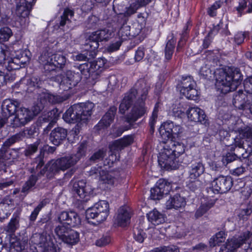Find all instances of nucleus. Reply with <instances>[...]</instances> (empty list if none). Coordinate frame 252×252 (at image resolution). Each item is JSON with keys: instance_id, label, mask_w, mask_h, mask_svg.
<instances>
[{"instance_id": "obj_25", "label": "nucleus", "mask_w": 252, "mask_h": 252, "mask_svg": "<svg viewBox=\"0 0 252 252\" xmlns=\"http://www.w3.org/2000/svg\"><path fill=\"white\" fill-rule=\"evenodd\" d=\"M186 205V199L179 194H176L171 197L166 202V207L168 209H182Z\"/></svg>"}, {"instance_id": "obj_26", "label": "nucleus", "mask_w": 252, "mask_h": 252, "mask_svg": "<svg viewBox=\"0 0 252 252\" xmlns=\"http://www.w3.org/2000/svg\"><path fill=\"white\" fill-rule=\"evenodd\" d=\"M15 101L12 99H6L4 101L2 107L3 109H5L9 115V117L7 119L8 120L10 119L11 122L10 125V126L13 127H15V121L16 120V104Z\"/></svg>"}, {"instance_id": "obj_7", "label": "nucleus", "mask_w": 252, "mask_h": 252, "mask_svg": "<svg viewBox=\"0 0 252 252\" xmlns=\"http://www.w3.org/2000/svg\"><path fill=\"white\" fill-rule=\"evenodd\" d=\"M158 162L161 168L170 170L177 169L183 160L178 159L172 154V151L170 150L167 145H165L159 153Z\"/></svg>"}, {"instance_id": "obj_48", "label": "nucleus", "mask_w": 252, "mask_h": 252, "mask_svg": "<svg viewBox=\"0 0 252 252\" xmlns=\"http://www.w3.org/2000/svg\"><path fill=\"white\" fill-rule=\"evenodd\" d=\"M118 33L122 40H126L130 35L129 27L124 26L122 27Z\"/></svg>"}, {"instance_id": "obj_31", "label": "nucleus", "mask_w": 252, "mask_h": 252, "mask_svg": "<svg viewBox=\"0 0 252 252\" xmlns=\"http://www.w3.org/2000/svg\"><path fill=\"white\" fill-rule=\"evenodd\" d=\"M174 124L170 121L163 123L159 129V133L164 139H169L172 137V131Z\"/></svg>"}, {"instance_id": "obj_19", "label": "nucleus", "mask_w": 252, "mask_h": 252, "mask_svg": "<svg viewBox=\"0 0 252 252\" xmlns=\"http://www.w3.org/2000/svg\"><path fill=\"white\" fill-rule=\"evenodd\" d=\"M186 115L189 121L192 122H199L204 125L208 124L204 111L197 107H189L186 111Z\"/></svg>"}, {"instance_id": "obj_47", "label": "nucleus", "mask_w": 252, "mask_h": 252, "mask_svg": "<svg viewBox=\"0 0 252 252\" xmlns=\"http://www.w3.org/2000/svg\"><path fill=\"white\" fill-rule=\"evenodd\" d=\"M141 6V1L139 2L138 5H136L134 3L131 4L130 6L126 9V11L125 13L126 16H130L131 14H134L138 8Z\"/></svg>"}, {"instance_id": "obj_22", "label": "nucleus", "mask_w": 252, "mask_h": 252, "mask_svg": "<svg viewBox=\"0 0 252 252\" xmlns=\"http://www.w3.org/2000/svg\"><path fill=\"white\" fill-rule=\"evenodd\" d=\"M40 61L44 64H53L56 65V63L57 64L62 65L65 64L66 59L62 55L59 54L53 55L47 52L41 55Z\"/></svg>"}, {"instance_id": "obj_50", "label": "nucleus", "mask_w": 252, "mask_h": 252, "mask_svg": "<svg viewBox=\"0 0 252 252\" xmlns=\"http://www.w3.org/2000/svg\"><path fill=\"white\" fill-rule=\"evenodd\" d=\"M36 177L33 176H32L28 182L26 183L25 185L23 187V191L24 192L32 188L36 183Z\"/></svg>"}, {"instance_id": "obj_32", "label": "nucleus", "mask_w": 252, "mask_h": 252, "mask_svg": "<svg viewBox=\"0 0 252 252\" xmlns=\"http://www.w3.org/2000/svg\"><path fill=\"white\" fill-rule=\"evenodd\" d=\"M116 112V108L115 107L111 108L99 122L98 126L105 127L109 126L113 121Z\"/></svg>"}, {"instance_id": "obj_58", "label": "nucleus", "mask_w": 252, "mask_h": 252, "mask_svg": "<svg viewBox=\"0 0 252 252\" xmlns=\"http://www.w3.org/2000/svg\"><path fill=\"white\" fill-rule=\"evenodd\" d=\"M200 74L205 78L208 77L211 74V70L206 66H203L200 70Z\"/></svg>"}, {"instance_id": "obj_39", "label": "nucleus", "mask_w": 252, "mask_h": 252, "mask_svg": "<svg viewBox=\"0 0 252 252\" xmlns=\"http://www.w3.org/2000/svg\"><path fill=\"white\" fill-rule=\"evenodd\" d=\"M12 35L11 29L8 27H3L0 29V42L7 41Z\"/></svg>"}, {"instance_id": "obj_61", "label": "nucleus", "mask_w": 252, "mask_h": 252, "mask_svg": "<svg viewBox=\"0 0 252 252\" xmlns=\"http://www.w3.org/2000/svg\"><path fill=\"white\" fill-rule=\"evenodd\" d=\"M38 145V142H35V143L29 146L26 150V155H31L35 152L37 150Z\"/></svg>"}, {"instance_id": "obj_62", "label": "nucleus", "mask_w": 252, "mask_h": 252, "mask_svg": "<svg viewBox=\"0 0 252 252\" xmlns=\"http://www.w3.org/2000/svg\"><path fill=\"white\" fill-rule=\"evenodd\" d=\"M246 7L247 1L246 0H243L239 3V5L236 7V9L240 15H241L242 12L246 8Z\"/></svg>"}, {"instance_id": "obj_1", "label": "nucleus", "mask_w": 252, "mask_h": 252, "mask_svg": "<svg viewBox=\"0 0 252 252\" xmlns=\"http://www.w3.org/2000/svg\"><path fill=\"white\" fill-rule=\"evenodd\" d=\"M94 107V103L88 102L74 104L66 110L63 115V120L68 123H77L75 127L70 132V135H73L75 138L78 134L79 124L87 122L92 115Z\"/></svg>"}, {"instance_id": "obj_40", "label": "nucleus", "mask_w": 252, "mask_h": 252, "mask_svg": "<svg viewBox=\"0 0 252 252\" xmlns=\"http://www.w3.org/2000/svg\"><path fill=\"white\" fill-rule=\"evenodd\" d=\"M158 107L159 103H157L155 104V108L152 113V115L150 118L149 125L151 127V130L152 131V132H154L155 125L156 123L157 120L158 118Z\"/></svg>"}, {"instance_id": "obj_36", "label": "nucleus", "mask_w": 252, "mask_h": 252, "mask_svg": "<svg viewBox=\"0 0 252 252\" xmlns=\"http://www.w3.org/2000/svg\"><path fill=\"white\" fill-rule=\"evenodd\" d=\"M69 227V226L64 225V224L59 223L56 226L54 231L58 238L62 240L70 230Z\"/></svg>"}, {"instance_id": "obj_52", "label": "nucleus", "mask_w": 252, "mask_h": 252, "mask_svg": "<svg viewBox=\"0 0 252 252\" xmlns=\"http://www.w3.org/2000/svg\"><path fill=\"white\" fill-rule=\"evenodd\" d=\"M110 241L111 239L109 236H103L96 241V245L99 247H102L108 244Z\"/></svg>"}, {"instance_id": "obj_13", "label": "nucleus", "mask_w": 252, "mask_h": 252, "mask_svg": "<svg viewBox=\"0 0 252 252\" xmlns=\"http://www.w3.org/2000/svg\"><path fill=\"white\" fill-rule=\"evenodd\" d=\"M196 83L190 77L184 79L181 84H179L177 89L180 93L187 98L195 100L199 94L196 89Z\"/></svg>"}, {"instance_id": "obj_30", "label": "nucleus", "mask_w": 252, "mask_h": 252, "mask_svg": "<svg viewBox=\"0 0 252 252\" xmlns=\"http://www.w3.org/2000/svg\"><path fill=\"white\" fill-rule=\"evenodd\" d=\"M91 174H95L99 175V179L104 183L112 184L114 183V178L112 176L107 172L106 170L101 167L97 169L94 168L91 171Z\"/></svg>"}, {"instance_id": "obj_4", "label": "nucleus", "mask_w": 252, "mask_h": 252, "mask_svg": "<svg viewBox=\"0 0 252 252\" xmlns=\"http://www.w3.org/2000/svg\"><path fill=\"white\" fill-rule=\"evenodd\" d=\"M218 71L216 87L221 93L226 94L235 90L242 80L240 73L237 70L232 72L229 69L227 71L221 69Z\"/></svg>"}, {"instance_id": "obj_6", "label": "nucleus", "mask_w": 252, "mask_h": 252, "mask_svg": "<svg viewBox=\"0 0 252 252\" xmlns=\"http://www.w3.org/2000/svg\"><path fill=\"white\" fill-rule=\"evenodd\" d=\"M246 94L243 91H238L234 96L233 104L239 109L246 110L251 108L250 99L252 100V77L248 78L244 83Z\"/></svg>"}, {"instance_id": "obj_57", "label": "nucleus", "mask_w": 252, "mask_h": 252, "mask_svg": "<svg viewBox=\"0 0 252 252\" xmlns=\"http://www.w3.org/2000/svg\"><path fill=\"white\" fill-rule=\"evenodd\" d=\"M44 205L42 202L40 203L33 210L31 215V219L32 220H34L37 215L38 214L39 211L41 209V208L43 207Z\"/></svg>"}, {"instance_id": "obj_16", "label": "nucleus", "mask_w": 252, "mask_h": 252, "mask_svg": "<svg viewBox=\"0 0 252 252\" xmlns=\"http://www.w3.org/2000/svg\"><path fill=\"white\" fill-rule=\"evenodd\" d=\"M133 141V138L131 136H126L123 138L113 142L109 146L111 155L109 156L110 160L112 163L118 160L117 154L119 151L124 147L131 144Z\"/></svg>"}, {"instance_id": "obj_33", "label": "nucleus", "mask_w": 252, "mask_h": 252, "mask_svg": "<svg viewBox=\"0 0 252 252\" xmlns=\"http://www.w3.org/2000/svg\"><path fill=\"white\" fill-rule=\"evenodd\" d=\"M59 114L58 113L57 109H53L52 111L49 112L47 114V116L46 115L42 116L40 118L39 121H43L44 122H50L47 128H51L53 126V124L56 122Z\"/></svg>"}, {"instance_id": "obj_46", "label": "nucleus", "mask_w": 252, "mask_h": 252, "mask_svg": "<svg viewBox=\"0 0 252 252\" xmlns=\"http://www.w3.org/2000/svg\"><path fill=\"white\" fill-rule=\"evenodd\" d=\"M134 238L139 243H142L145 238V233L142 230L136 229L134 230Z\"/></svg>"}, {"instance_id": "obj_29", "label": "nucleus", "mask_w": 252, "mask_h": 252, "mask_svg": "<svg viewBox=\"0 0 252 252\" xmlns=\"http://www.w3.org/2000/svg\"><path fill=\"white\" fill-rule=\"evenodd\" d=\"M147 219L149 222L154 225H157L165 222L164 215L154 209L147 214Z\"/></svg>"}, {"instance_id": "obj_2", "label": "nucleus", "mask_w": 252, "mask_h": 252, "mask_svg": "<svg viewBox=\"0 0 252 252\" xmlns=\"http://www.w3.org/2000/svg\"><path fill=\"white\" fill-rule=\"evenodd\" d=\"M136 94H140V99L133 107L131 112L128 115L127 119L129 122H135L139 118L143 116L146 112L147 109L145 107L143 101L146 99L148 94V89L144 88L143 91L138 90V91L132 89L130 92L126 93L119 107V111L122 114H124L128 110L131 105L133 99L135 98Z\"/></svg>"}, {"instance_id": "obj_34", "label": "nucleus", "mask_w": 252, "mask_h": 252, "mask_svg": "<svg viewBox=\"0 0 252 252\" xmlns=\"http://www.w3.org/2000/svg\"><path fill=\"white\" fill-rule=\"evenodd\" d=\"M62 241L68 245H75L79 241V234L76 231L71 230Z\"/></svg>"}, {"instance_id": "obj_51", "label": "nucleus", "mask_w": 252, "mask_h": 252, "mask_svg": "<svg viewBox=\"0 0 252 252\" xmlns=\"http://www.w3.org/2000/svg\"><path fill=\"white\" fill-rule=\"evenodd\" d=\"M221 2L220 1L216 2L208 9V13L211 16H214L216 15V10L220 7Z\"/></svg>"}, {"instance_id": "obj_60", "label": "nucleus", "mask_w": 252, "mask_h": 252, "mask_svg": "<svg viewBox=\"0 0 252 252\" xmlns=\"http://www.w3.org/2000/svg\"><path fill=\"white\" fill-rule=\"evenodd\" d=\"M245 171V169L243 166L238 167L233 170H231L230 172L232 175L235 176H240L243 174Z\"/></svg>"}, {"instance_id": "obj_17", "label": "nucleus", "mask_w": 252, "mask_h": 252, "mask_svg": "<svg viewBox=\"0 0 252 252\" xmlns=\"http://www.w3.org/2000/svg\"><path fill=\"white\" fill-rule=\"evenodd\" d=\"M171 189L169 183L163 179L158 180L154 187L151 189V197L154 200L160 199Z\"/></svg>"}, {"instance_id": "obj_54", "label": "nucleus", "mask_w": 252, "mask_h": 252, "mask_svg": "<svg viewBox=\"0 0 252 252\" xmlns=\"http://www.w3.org/2000/svg\"><path fill=\"white\" fill-rule=\"evenodd\" d=\"M252 210L249 208L242 209L240 211V212L239 214V216L242 219H247V217L252 213Z\"/></svg>"}, {"instance_id": "obj_41", "label": "nucleus", "mask_w": 252, "mask_h": 252, "mask_svg": "<svg viewBox=\"0 0 252 252\" xmlns=\"http://www.w3.org/2000/svg\"><path fill=\"white\" fill-rule=\"evenodd\" d=\"M175 43L173 41H169L167 44L165 50V57L169 60L171 59L174 49Z\"/></svg>"}, {"instance_id": "obj_42", "label": "nucleus", "mask_w": 252, "mask_h": 252, "mask_svg": "<svg viewBox=\"0 0 252 252\" xmlns=\"http://www.w3.org/2000/svg\"><path fill=\"white\" fill-rule=\"evenodd\" d=\"M240 135V138L247 139H251L252 138V126H248L244 129L242 130Z\"/></svg>"}, {"instance_id": "obj_3", "label": "nucleus", "mask_w": 252, "mask_h": 252, "mask_svg": "<svg viewBox=\"0 0 252 252\" xmlns=\"http://www.w3.org/2000/svg\"><path fill=\"white\" fill-rule=\"evenodd\" d=\"M113 31L110 29L98 30L86 34V43L84 49L86 53L77 55L76 60L84 61L86 59L94 58L96 54V51L99 46V42L107 40L111 35Z\"/></svg>"}, {"instance_id": "obj_5", "label": "nucleus", "mask_w": 252, "mask_h": 252, "mask_svg": "<svg viewBox=\"0 0 252 252\" xmlns=\"http://www.w3.org/2000/svg\"><path fill=\"white\" fill-rule=\"evenodd\" d=\"M55 241V238L46 232L34 234L31 239V250L32 252H59L60 249Z\"/></svg>"}, {"instance_id": "obj_28", "label": "nucleus", "mask_w": 252, "mask_h": 252, "mask_svg": "<svg viewBox=\"0 0 252 252\" xmlns=\"http://www.w3.org/2000/svg\"><path fill=\"white\" fill-rule=\"evenodd\" d=\"M73 188L80 198L84 199L92 192L89 185L83 181H79L73 184Z\"/></svg>"}, {"instance_id": "obj_9", "label": "nucleus", "mask_w": 252, "mask_h": 252, "mask_svg": "<svg viewBox=\"0 0 252 252\" xmlns=\"http://www.w3.org/2000/svg\"><path fill=\"white\" fill-rule=\"evenodd\" d=\"M232 185L233 181L230 176L221 175L212 181L206 189L209 194L223 193L229 191Z\"/></svg>"}, {"instance_id": "obj_35", "label": "nucleus", "mask_w": 252, "mask_h": 252, "mask_svg": "<svg viewBox=\"0 0 252 252\" xmlns=\"http://www.w3.org/2000/svg\"><path fill=\"white\" fill-rule=\"evenodd\" d=\"M226 234L223 231H219L213 236L209 240V244L211 247H215L219 245L224 242L226 237Z\"/></svg>"}, {"instance_id": "obj_15", "label": "nucleus", "mask_w": 252, "mask_h": 252, "mask_svg": "<svg viewBox=\"0 0 252 252\" xmlns=\"http://www.w3.org/2000/svg\"><path fill=\"white\" fill-rule=\"evenodd\" d=\"M57 222L64 224L69 227H76L81 222L80 219L78 214L74 211H63L57 216Z\"/></svg>"}, {"instance_id": "obj_38", "label": "nucleus", "mask_w": 252, "mask_h": 252, "mask_svg": "<svg viewBox=\"0 0 252 252\" xmlns=\"http://www.w3.org/2000/svg\"><path fill=\"white\" fill-rule=\"evenodd\" d=\"M214 204L215 201L214 200H211L207 203L202 204L196 211L195 213L196 217L198 218L202 216L209 209L212 207Z\"/></svg>"}, {"instance_id": "obj_43", "label": "nucleus", "mask_w": 252, "mask_h": 252, "mask_svg": "<svg viewBox=\"0 0 252 252\" xmlns=\"http://www.w3.org/2000/svg\"><path fill=\"white\" fill-rule=\"evenodd\" d=\"M236 156L234 154L228 153L225 156H223L221 159V164L222 165H226L228 163L235 160Z\"/></svg>"}, {"instance_id": "obj_37", "label": "nucleus", "mask_w": 252, "mask_h": 252, "mask_svg": "<svg viewBox=\"0 0 252 252\" xmlns=\"http://www.w3.org/2000/svg\"><path fill=\"white\" fill-rule=\"evenodd\" d=\"M186 110L185 105L181 103L176 104L172 106L170 113L175 117L182 118L185 116Z\"/></svg>"}, {"instance_id": "obj_27", "label": "nucleus", "mask_w": 252, "mask_h": 252, "mask_svg": "<svg viewBox=\"0 0 252 252\" xmlns=\"http://www.w3.org/2000/svg\"><path fill=\"white\" fill-rule=\"evenodd\" d=\"M67 136V131L62 127L55 128L50 134V140L55 145H59Z\"/></svg>"}, {"instance_id": "obj_8", "label": "nucleus", "mask_w": 252, "mask_h": 252, "mask_svg": "<svg viewBox=\"0 0 252 252\" xmlns=\"http://www.w3.org/2000/svg\"><path fill=\"white\" fill-rule=\"evenodd\" d=\"M109 214V205L107 201L100 200L94 206L87 210L86 212L87 219H96L97 222L104 221Z\"/></svg>"}, {"instance_id": "obj_23", "label": "nucleus", "mask_w": 252, "mask_h": 252, "mask_svg": "<svg viewBox=\"0 0 252 252\" xmlns=\"http://www.w3.org/2000/svg\"><path fill=\"white\" fill-rule=\"evenodd\" d=\"M130 218V209L126 206L120 207L115 217V220L118 225L125 226Z\"/></svg>"}, {"instance_id": "obj_24", "label": "nucleus", "mask_w": 252, "mask_h": 252, "mask_svg": "<svg viewBox=\"0 0 252 252\" xmlns=\"http://www.w3.org/2000/svg\"><path fill=\"white\" fill-rule=\"evenodd\" d=\"M171 151H172V154L178 158L183 160L182 156L185 155V149L188 145L185 146V144L182 142H175L171 140L167 144Z\"/></svg>"}, {"instance_id": "obj_63", "label": "nucleus", "mask_w": 252, "mask_h": 252, "mask_svg": "<svg viewBox=\"0 0 252 252\" xmlns=\"http://www.w3.org/2000/svg\"><path fill=\"white\" fill-rule=\"evenodd\" d=\"M208 164L213 170H217L221 166L220 163L215 160L209 161Z\"/></svg>"}, {"instance_id": "obj_12", "label": "nucleus", "mask_w": 252, "mask_h": 252, "mask_svg": "<svg viewBox=\"0 0 252 252\" xmlns=\"http://www.w3.org/2000/svg\"><path fill=\"white\" fill-rule=\"evenodd\" d=\"M250 232L238 233L231 237H229L225 243L221 246L219 252H236L249 238Z\"/></svg>"}, {"instance_id": "obj_64", "label": "nucleus", "mask_w": 252, "mask_h": 252, "mask_svg": "<svg viewBox=\"0 0 252 252\" xmlns=\"http://www.w3.org/2000/svg\"><path fill=\"white\" fill-rule=\"evenodd\" d=\"M144 56V53L143 49L139 48L136 52L135 59L137 61H141Z\"/></svg>"}, {"instance_id": "obj_45", "label": "nucleus", "mask_w": 252, "mask_h": 252, "mask_svg": "<svg viewBox=\"0 0 252 252\" xmlns=\"http://www.w3.org/2000/svg\"><path fill=\"white\" fill-rule=\"evenodd\" d=\"M74 13L72 10L69 9H66L64 10L63 15L61 16V20L60 25L64 26L67 20H68V16L70 17L73 16Z\"/></svg>"}, {"instance_id": "obj_18", "label": "nucleus", "mask_w": 252, "mask_h": 252, "mask_svg": "<svg viewBox=\"0 0 252 252\" xmlns=\"http://www.w3.org/2000/svg\"><path fill=\"white\" fill-rule=\"evenodd\" d=\"M204 167L203 164L200 162L192 164L189 170V178L191 180L187 186L191 190H194L199 185L197 178L204 172Z\"/></svg>"}, {"instance_id": "obj_56", "label": "nucleus", "mask_w": 252, "mask_h": 252, "mask_svg": "<svg viewBox=\"0 0 252 252\" xmlns=\"http://www.w3.org/2000/svg\"><path fill=\"white\" fill-rule=\"evenodd\" d=\"M245 37V33H243L242 32H238L235 35V37H234L235 42L238 44H241L244 41Z\"/></svg>"}, {"instance_id": "obj_20", "label": "nucleus", "mask_w": 252, "mask_h": 252, "mask_svg": "<svg viewBox=\"0 0 252 252\" xmlns=\"http://www.w3.org/2000/svg\"><path fill=\"white\" fill-rule=\"evenodd\" d=\"M104 63V60L103 59H98L96 61L81 64L79 68L82 74L87 77L91 75H93L95 72L97 74L98 70L103 66Z\"/></svg>"}, {"instance_id": "obj_55", "label": "nucleus", "mask_w": 252, "mask_h": 252, "mask_svg": "<svg viewBox=\"0 0 252 252\" xmlns=\"http://www.w3.org/2000/svg\"><path fill=\"white\" fill-rule=\"evenodd\" d=\"M105 155V151L101 150H99L97 152L95 153L91 158V160L95 161L97 159H100L102 158Z\"/></svg>"}, {"instance_id": "obj_14", "label": "nucleus", "mask_w": 252, "mask_h": 252, "mask_svg": "<svg viewBox=\"0 0 252 252\" xmlns=\"http://www.w3.org/2000/svg\"><path fill=\"white\" fill-rule=\"evenodd\" d=\"M43 108V104L41 101H40V102L33 106L32 111H30L25 108H22L17 110V119H18L20 124L24 125L27 124L34 116L37 115Z\"/></svg>"}, {"instance_id": "obj_59", "label": "nucleus", "mask_w": 252, "mask_h": 252, "mask_svg": "<svg viewBox=\"0 0 252 252\" xmlns=\"http://www.w3.org/2000/svg\"><path fill=\"white\" fill-rule=\"evenodd\" d=\"M6 68L9 72L15 70L16 63L14 62L13 59L10 58L8 60Z\"/></svg>"}, {"instance_id": "obj_49", "label": "nucleus", "mask_w": 252, "mask_h": 252, "mask_svg": "<svg viewBox=\"0 0 252 252\" xmlns=\"http://www.w3.org/2000/svg\"><path fill=\"white\" fill-rule=\"evenodd\" d=\"M75 83L68 78H64L60 84V88L64 90L70 89Z\"/></svg>"}, {"instance_id": "obj_11", "label": "nucleus", "mask_w": 252, "mask_h": 252, "mask_svg": "<svg viewBox=\"0 0 252 252\" xmlns=\"http://www.w3.org/2000/svg\"><path fill=\"white\" fill-rule=\"evenodd\" d=\"M36 0H17V22L22 28L29 23L28 16Z\"/></svg>"}, {"instance_id": "obj_44", "label": "nucleus", "mask_w": 252, "mask_h": 252, "mask_svg": "<svg viewBox=\"0 0 252 252\" xmlns=\"http://www.w3.org/2000/svg\"><path fill=\"white\" fill-rule=\"evenodd\" d=\"M3 156L6 160L14 159L16 157V151L14 149L6 148L5 150H3Z\"/></svg>"}, {"instance_id": "obj_10", "label": "nucleus", "mask_w": 252, "mask_h": 252, "mask_svg": "<svg viewBox=\"0 0 252 252\" xmlns=\"http://www.w3.org/2000/svg\"><path fill=\"white\" fill-rule=\"evenodd\" d=\"M81 152L82 150L80 149L77 155L64 157L55 161H52L48 164L47 168L53 174L60 170L64 171L76 164L79 159V157Z\"/></svg>"}, {"instance_id": "obj_53", "label": "nucleus", "mask_w": 252, "mask_h": 252, "mask_svg": "<svg viewBox=\"0 0 252 252\" xmlns=\"http://www.w3.org/2000/svg\"><path fill=\"white\" fill-rule=\"evenodd\" d=\"M182 132V127L179 125H173V128H172V137L170 138L171 140H172L176 137L178 136V135Z\"/></svg>"}, {"instance_id": "obj_21", "label": "nucleus", "mask_w": 252, "mask_h": 252, "mask_svg": "<svg viewBox=\"0 0 252 252\" xmlns=\"http://www.w3.org/2000/svg\"><path fill=\"white\" fill-rule=\"evenodd\" d=\"M4 230L8 233L6 238L9 242L8 252H16V217H13L7 225L4 228Z\"/></svg>"}]
</instances>
